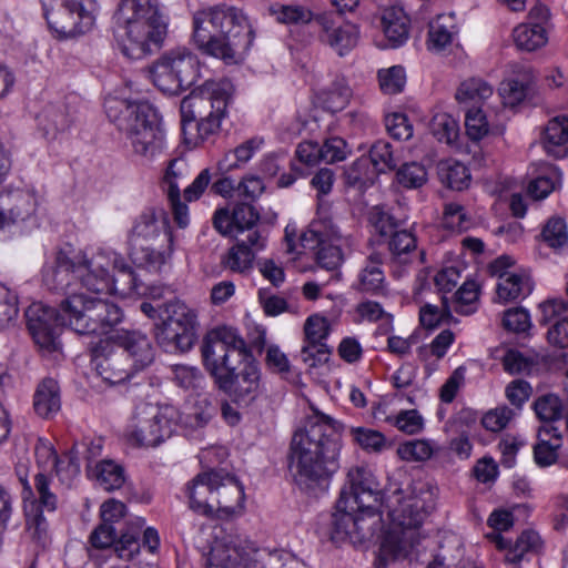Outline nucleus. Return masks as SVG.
<instances>
[{"label":"nucleus","mask_w":568,"mask_h":568,"mask_svg":"<svg viewBox=\"0 0 568 568\" xmlns=\"http://www.w3.org/2000/svg\"><path fill=\"white\" fill-rule=\"evenodd\" d=\"M201 354L216 387L235 403L250 404L261 387V373L237 331L220 326L204 337Z\"/></svg>","instance_id":"obj_1"},{"label":"nucleus","mask_w":568,"mask_h":568,"mask_svg":"<svg viewBox=\"0 0 568 568\" xmlns=\"http://www.w3.org/2000/svg\"><path fill=\"white\" fill-rule=\"evenodd\" d=\"M341 449L339 424L325 415L308 419L290 444L287 466L294 484L305 491L326 485L339 469Z\"/></svg>","instance_id":"obj_2"},{"label":"nucleus","mask_w":568,"mask_h":568,"mask_svg":"<svg viewBox=\"0 0 568 568\" xmlns=\"http://www.w3.org/2000/svg\"><path fill=\"white\" fill-rule=\"evenodd\" d=\"M403 493L397 488L387 497L392 524L382 537L376 568L410 558L420 541L418 528L434 509V493L427 484H415L406 489L405 496Z\"/></svg>","instance_id":"obj_3"},{"label":"nucleus","mask_w":568,"mask_h":568,"mask_svg":"<svg viewBox=\"0 0 568 568\" xmlns=\"http://www.w3.org/2000/svg\"><path fill=\"white\" fill-rule=\"evenodd\" d=\"M255 32L243 10L219 4L197 10L193 16V41L205 54L225 62L246 52Z\"/></svg>","instance_id":"obj_4"},{"label":"nucleus","mask_w":568,"mask_h":568,"mask_svg":"<svg viewBox=\"0 0 568 568\" xmlns=\"http://www.w3.org/2000/svg\"><path fill=\"white\" fill-rule=\"evenodd\" d=\"M113 23L120 51L133 60L152 54L166 34L158 0H120Z\"/></svg>","instance_id":"obj_5"},{"label":"nucleus","mask_w":568,"mask_h":568,"mask_svg":"<svg viewBox=\"0 0 568 568\" xmlns=\"http://www.w3.org/2000/svg\"><path fill=\"white\" fill-rule=\"evenodd\" d=\"M105 112L122 131L133 152L146 161H152L165 148V134L156 110L146 102H131L122 99H108Z\"/></svg>","instance_id":"obj_6"},{"label":"nucleus","mask_w":568,"mask_h":568,"mask_svg":"<svg viewBox=\"0 0 568 568\" xmlns=\"http://www.w3.org/2000/svg\"><path fill=\"white\" fill-rule=\"evenodd\" d=\"M130 255L141 266L160 268L173 254V234L162 209L146 207L135 219L130 233Z\"/></svg>","instance_id":"obj_7"},{"label":"nucleus","mask_w":568,"mask_h":568,"mask_svg":"<svg viewBox=\"0 0 568 568\" xmlns=\"http://www.w3.org/2000/svg\"><path fill=\"white\" fill-rule=\"evenodd\" d=\"M232 93V83L229 80H221L207 81L185 97L180 105L183 134H186V130L193 124L197 130L194 144H197V140L204 141L213 134L220 128Z\"/></svg>","instance_id":"obj_8"},{"label":"nucleus","mask_w":568,"mask_h":568,"mask_svg":"<svg viewBox=\"0 0 568 568\" xmlns=\"http://www.w3.org/2000/svg\"><path fill=\"white\" fill-rule=\"evenodd\" d=\"M61 317L82 335H106L122 322L123 312L113 301L72 293L61 301Z\"/></svg>","instance_id":"obj_9"},{"label":"nucleus","mask_w":568,"mask_h":568,"mask_svg":"<svg viewBox=\"0 0 568 568\" xmlns=\"http://www.w3.org/2000/svg\"><path fill=\"white\" fill-rule=\"evenodd\" d=\"M44 18L57 39H71L91 31L98 6L94 0H41Z\"/></svg>","instance_id":"obj_10"},{"label":"nucleus","mask_w":568,"mask_h":568,"mask_svg":"<svg viewBox=\"0 0 568 568\" xmlns=\"http://www.w3.org/2000/svg\"><path fill=\"white\" fill-rule=\"evenodd\" d=\"M178 412L173 406L143 403L136 406L128 439L138 447H156L170 438L176 425Z\"/></svg>","instance_id":"obj_11"},{"label":"nucleus","mask_w":568,"mask_h":568,"mask_svg":"<svg viewBox=\"0 0 568 568\" xmlns=\"http://www.w3.org/2000/svg\"><path fill=\"white\" fill-rule=\"evenodd\" d=\"M110 266L128 277L130 288L135 286L130 265L114 253L99 252L92 258L79 262L74 268L81 288L94 294L114 293L116 280L110 274Z\"/></svg>","instance_id":"obj_12"},{"label":"nucleus","mask_w":568,"mask_h":568,"mask_svg":"<svg viewBox=\"0 0 568 568\" xmlns=\"http://www.w3.org/2000/svg\"><path fill=\"white\" fill-rule=\"evenodd\" d=\"M162 323L156 326L155 337L160 345L187 352L195 341L196 314L181 301L159 306Z\"/></svg>","instance_id":"obj_13"},{"label":"nucleus","mask_w":568,"mask_h":568,"mask_svg":"<svg viewBox=\"0 0 568 568\" xmlns=\"http://www.w3.org/2000/svg\"><path fill=\"white\" fill-rule=\"evenodd\" d=\"M206 568H305V565L287 551L251 554L236 546H215L209 554Z\"/></svg>","instance_id":"obj_14"},{"label":"nucleus","mask_w":568,"mask_h":568,"mask_svg":"<svg viewBox=\"0 0 568 568\" xmlns=\"http://www.w3.org/2000/svg\"><path fill=\"white\" fill-rule=\"evenodd\" d=\"M26 318L28 329L40 349L48 353L60 349L61 327L67 326L61 317V304L57 311L40 302L33 303L27 308Z\"/></svg>","instance_id":"obj_15"},{"label":"nucleus","mask_w":568,"mask_h":568,"mask_svg":"<svg viewBox=\"0 0 568 568\" xmlns=\"http://www.w3.org/2000/svg\"><path fill=\"white\" fill-rule=\"evenodd\" d=\"M50 480L43 473L34 477V487L39 495L38 504L32 503L31 511L27 513V530L31 539L40 547L45 548L51 542L49 523L42 508L53 513L57 508V496L50 491Z\"/></svg>","instance_id":"obj_16"},{"label":"nucleus","mask_w":568,"mask_h":568,"mask_svg":"<svg viewBox=\"0 0 568 568\" xmlns=\"http://www.w3.org/2000/svg\"><path fill=\"white\" fill-rule=\"evenodd\" d=\"M315 24L318 27V39L331 47L338 55L344 57L358 42L359 31L353 23H337L333 12L317 13Z\"/></svg>","instance_id":"obj_17"},{"label":"nucleus","mask_w":568,"mask_h":568,"mask_svg":"<svg viewBox=\"0 0 568 568\" xmlns=\"http://www.w3.org/2000/svg\"><path fill=\"white\" fill-rule=\"evenodd\" d=\"M33 190L8 187L0 192V229L29 219L37 209Z\"/></svg>","instance_id":"obj_18"},{"label":"nucleus","mask_w":568,"mask_h":568,"mask_svg":"<svg viewBox=\"0 0 568 568\" xmlns=\"http://www.w3.org/2000/svg\"><path fill=\"white\" fill-rule=\"evenodd\" d=\"M134 374L150 367L155 361V348L150 338L139 331H122L113 337Z\"/></svg>","instance_id":"obj_19"},{"label":"nucleus","mask_w":568,"mask_h":568,"mask_svg":"<svg viewBox=\"0 0 568 568\" xmlns=\"http://www.w3.org/2000/svg\"><path fill=\"white\" fill-rule=\"evenodd\" d=\"M343 489L347 490V499L366 509L378 507L382 491L372 471L365 466H355L347 471V481Z\"/></svg>","instance_id":"obj_20"},{"label":"nucleus","mask_w":568,"mask_h":568,"mask_svg":"<svg viewBox=\"0 0 568 568\" xmlns=\"http://www.w3.org/2000/svg\"><path fill=\"white\" fill-rule=\"evenodd\" d=\"M92 365L97 374L111 385L120 384L135 374L125 361L120 349H109V344H102L92 351Z\"/></svg>","instance_id":"obj_21"},{"label":"nucleus","mask_w":568,"mask_h":568,"mask_svg":"<svg viewBox=\"0 0 568 568\" xmlns=\"http://www.w3.org/2000/svg\"><path fill=\"white\" fill-rule=\"evenodd\" d=\"M220 478V470L212 469L199 474L187 484L186 491L192 510L205 516L215 511L214 497Z\"/></svg>","instance_id":"obj_22"},{"label":"nucleus","mask_w":568,"mask_h":568,"mask_svg":"<svg viewBox=\"0 0 568 568\" xmlns=\"http://www.w3.org/2000/svg\"><path fill=\"white\" fill-rule=\"evenodd\" d=\"M383 254L373 252L366 256L359 268L352 288L358 293L371 295H384L386 293V277L382 268Z\"/></svg>","instance_id":"obj_23"},{"label":"nucleus","mask_w":568,"mask_h":568,"mask_svg":"<svg viewBox=\"0 0 568 568\" xmlns=\"http://www.w3.org/2000/svg\"><path fill=\"white\" fill-rule=\"evenodd\" d=\"M74 268H77L74 262L64 253H58L54 265L48 266L43 271L44 286L50 291L65 294V297L69 294L79 293L75 288H72V281L77 280Z\"/></svg>","instance_id":"obj_24"},{"label":"nucleus","mask_w":568,"mask_h":568,"mask_svg":"<svg viewBox=\"0 0 568 568\" xmlns=\"http://www.w3.org/2000/svg\"><path fill=\"white\" fill-rule=\"evenodd\" d=\"M220 477L214 497L215 510L225 516H231L237 508L242 507L244 490L233 475L221 469Z\"/></svg>","instance_id":"obj_25"},{"label":"nucleus","mask_w":568,"mask_h":568,"mask_svg":"<svg viewBox=\"0 0 568 568\" xmlns=\"http://www.w3.org/2000/svg\"><path fill=\"white\" fill-rule=\"evenodd\" d=\"M381 28L388 42V47L403 45L409 34V18L402 7L385 8L381 16Z\"/></svg>","instance_id":"obj_26"},{"label":"nucleus","mask_w":568,"mask_h":568,"mask_svg":"<svg viewBox=\"0 0 568 568\" xmlns=\"http://www.w3.org/2000/svg\"><path fill=\"white\" fill-rule=\"evenodd\" d=\"M494 541L499 549H506L505 559L508 562H519L526 554L538 552L542 546L540 536L534 530L523 531L515 544L497 534L494 536Z\"/></svg>","instance_id":"obj_27"},{"label":"nucleus","mask_w":568,"mask_h":568,"mask_svg":"<svg viewBox=\"0 0 568 568\" xmlns=\"http://www.w3.org/2000/svg\"><path fill=\"white\" fill-rule=\"evenodd\" d=\"M542 143L547 154L555 159L568 155V115H558L548 121Z\"/></svg>","instance_id":"obj_28"},{"label":"nucleus","mask_w":568,"mask_h":568,"mask_svg":"<svg viewBox=\"0 0 568 568\" xmlns=\"http://www.w3.org/2000/svg\"><path fill=\"white\" fill-rule=\"evenodd\" d=\"M347 499V490L342 489L339 498L336 503V511L333 514V530L332 539L336 541H343L348 539L352 542V528L355 523L356 511L361 509Z\"/></svg>","instance_id":"obj_29"},{"label":"nucleus","mask_w":568,"mask_h":568,"mask_svg":"<svg viewBox=\"0 0 568 568\" xmlns=\"http://www.w3.org/2000/svg\"><path fill=\"white\" fill-rule=\"evenodd\" d=\"M170 70L181 78L187 87H191L199 71L196 55L185 48H178L169 51L160 58Z\"/></svg>","instance_id":"obj_30"},{"label":"nucleus","mask_w":568,"mask_h":568,"mask_svg":"<svg viewBox=\"0 0 568 568\" xmlns=\"http://www.w3.org/2000/svg\"><path fill=\"white\" fill-rule=\"evenodd\" d=\"M561 447V434L552 425H544L538 430V442L534 446V457L537 465L547 467L558 457L557 450Z\"/></svg>","instance_id":"obj_31"},{"label":"nucleus","mask_w":568,"mask_h":568,"mask_svg":"<svg viewBox=\"0 0 568 568\" xmlns=\"http://www.w3.org/2000/svg\"><path fill=\"white\" fill-rule=\"evenodd\" d=\"M61 407L60 388L53 378H44L37 387L33 396V408L36 413L49 418L57 414Z\"/></svg>","instance_id":"obj_32"},{"label":"nucleus","mask_w":568,"mask_h":568,"mask_svg":"<svg viewBox=\"0 0 568 568\" xmlns=\"http://www.w3.org/2000/svg\"><path fill=\"white\" fill-rule=\"evenodd\" d=\"M532 291L530 277L526 274L504 273L499 275L497 296L503 302L524 298Z\"/></svg>","instance_id":"obj_33"},{"label":"nucleus","mask_w":568,"mask_h":568,"mask_svg":"<svg viewBox=\"0 0 568 568\" xmlns=\"http://www.w3.org/2000/svg\"><path fill=\"white\" fill-rule=\"evenodd\" d=\"M388 250L396 262H410L412 256L417 253V237L413 230L406 225L397 227L388 236Z\"/></svg>","instance_id":"obj_34"},{"label":"nucleus","mask_w":568,"mask_h":568,"mask_svg":"<svg viewBox=\"0 0 568 568\" xmlns=\"http://www.w3.org/2000/svg\"><path fill=\"white\" fill-rule=\"evenodd\" d=\"M494 93L493 87L486 81L477 78H471L464 81L456 91V100L468 108H481L486 100Z\"/></svg>","instance_id":"obj_35"},{"label":"nucleus","mask_w":568,"mask_h":568,"mask_svg":"<svg viewBox=\"0 0 568 568\" xmlns=\"http://www.w3.org/2000/svg\"><path fill=\"white\" fill-rule=\"evenodd\" d=\"M534 79L529 72L501 83L500 97L506 105L516 106L532 93Z\"/></svg>","instance_id":"obj_36"},{"label":"nucleus","mask_w":568,"mask_h":568,"mask_svg":"<svg viewBox=\"0 0 568 568\" xmlns=\"http://www.w3.org/2000/svg\"><path fill=\"white\" fill-rule=\"evenodd\" d=\"M341 237L339 227L331 219H325L314 221L310 229L301 235V242L303 247L314 250L310 242L334 244L333 241Z\"/></svg>","instance_id":"obj_37"},{"label":"nucleus","mask_w":568,"mask_h":568,"mask_svg":"<svg viewBox=\"0 0 568 568\" xmlns=\"http://www.w3.org/2000/svg\"><path fill=\"white\" fill-rule=\"evenodd\" d=\"M513 38L520 50L535 51L544 47L547 41V31L540 23H521L513 31Z\"/></svg>","instance_id":"obj_38"},{"label":"nucleus","mask_w":568,"mask_h":568,"mask_svg":"<svg viewBox=\"0 0 568 568\" xmlns=\"http://www.w3.org/2000/svg\"><path fill=\"white\" fill-rule=\"evenodd\" d=\"M438 176L443 184L457 191L467 187L470 181V173L467 166L453 159L438 163Z\"/></svg>","instance_id":"obj_39"},{"label":"nucleus","mask_w":568,"mask_h":568,"mask_svg":"<svg viewBox=\"0 0 568 568\" xmlns=\"http://www.w3.org/2000/svg\"><path fill=\"white\" fill-rule=\"evenodd\" d=\"M377 508H361L356 511L355 523L352 528V544H363L371 539L381 524V515Z\"/></svg>","instance_id":"obj_40"},{"label":"nucleus","mask_w":568,"mask_h":568,"mask_svg":"<svg viewBox=\"0 0 568 568\" xmlns=\"http://www.w3.org/2000/svg\"><path fill=\"white\" fill-rule=\"evenodd\" d=\"M540 236L558 254L568 252V229L562 217L552 216L544 225Z\"/></svg>","instance_id":"obj_41"},{"label":"nucleus","mask_w":568,"mask_h":568,"mask_svg":"<svg viewBox=\"0 0 568 568\" xmlns=\"http://www.w3.org/2000/svg\"><path fill=\"white\" fill-rule=\"evenodd\" d=\"M263 138L254 136L224 154L217 163L220 171L229 172L251 160L253 154L263 145Z\"/></svg>","instance_id":"obj_42"},{"label":"nucleus","mask_w":568,"mask_h":568,"mask_svg":"<svg viewBox=\"0 0 568 568\" xmlns=\"http://www.w3.org/2000/svg\"><path fill=\"white\" fill-rule=\"evenodd\" d=\"M377 178L376 170L369 165V160L362 156L354 161L344 171L345 184L349 187L364 191L373 185Z\"/></svg>","instance_id":"obj_43"},{"label":"nucleus","mask_w":568,"mask_h":568,"mask_svg":"<svg viewBox=\"0 0 568 568\" xmlns=\"http://www.w3.org/2000/svg\"><path fill=\"white\" fill-rule=\"evenodd\" d=\"M94 476L98 485L106 491L120 489L125 483L124 468L111 459H103L95 465Z\"/></svg>","instance_id":"obj_44"},{"label":"nucleus","mask_w":568,"mask_h":568,"mask_svg":"<svg viewBox=\"0 0 568 568\" xmlns=\"http://www.w3.org/2000/svg\"><path fill=\"white\" fill-rule=\"evenodd\" d=\"M150 73L154 85L166 94L176 95L189 88L161 59L154 63Z\"/></svg>","instance_id":"obj_45"},{"label":"nucleus","mask_w":568,"mask_h":568,"mask_svg":"<svg viewBox=\"0 0 568 568\" xmlns=\"http://www.w3.org/2000/svg\"><path fill=\"white\" fill-rule=\"evenodd\" d=\"M271 13L283 24H308L315 22L316 17L312 10L300 4H275L271 7Z\"/></svg>","instance_id":"obj_46"},{"label":"nucleus","mask_w":568,"mask_h":568,"mask_svg":"<svg viewBox=\"0 0 568 568\" xmlns=\"http://www.w3.org/2000/svg\"><path fill=\"white\" fill-rule=\"evenodd\" d=\"M314 248H317L316 252V261L317 264L327 271L333 272L331 278L339 280L341 274L337 272L338 267L343 262V253L338 245L336 244H325V243H312L310 242Z\"/></svg>","instance_id":"obj_47"},{"label":"nucleus","mask_w":568,"mask_h":568,"mask_svg":"<svg viewBox=\"0 0 568 568\" xmlns=\"http://www.w3.org/2000/svg\"><path fill=\"white\" fill-rule=\"evenodd\" d=\"M368 222L381 236H389L397 227L406 225L405 220L396 219L384 206H373L368 212Z\"/></svg>","instance_id":"obj_48"},{"label":"nucleus","mask_w":568,"mask_h":568,"mask_svg":"<svg viewBox=\"0 0 568 568\" xmlns=\"http://www.w3.org/2000/svg\"><path fill=\"white\" fill-rule=\"evenodd\" d=\"M430 131L437 141L452 145L459 135L458 122L447 113H437L430 121Z\"/></svg>","instance_id":"obj_49"},{"label":"nucleus","mask_w":568,"mask_h":568,"mask_svg":"<svg viewBox=\"0 0 568 568\" xmlns=\"http://www.w3.org/2000/svg\"><path fill=\"white\" fill-rule=\"evenodd\" d=\"M367 159L369 160L372 169L376 170L377 175L394 170L397 164L390 143L382 140L372 145Z\"/></svg>","instance_id":"obj_50"},{"label":"nucleus","mask_w":568,"mask_h":568,"mask_svg":"<svg viewBox=\"0 0 568 568\" xmlns=\"http://www.w3.org/2000/svg\"><path fill=\"white\" fill-rule=\"evenodd\" d=\"M534 410L537 417L546 423L558 420L562 416L564 405L559 396L545 394L534 402Z\"/></svg>","instance_id":"obj_51"},{"label":"nucleus","mask_w":568,"mask_h":568,"mask_svg":"<svg viewBox=\"0 0 568 568\" xmlns=\"http://www.w3.org/2000/svg\"><path fill=\"white\" fill-rule=\"evenodd\" d=\"M434 452L433 443L426 439L409 440L397 448V455L406 462H425L433 456Z\"/></svg>","instance_id":"obj_52"},{"label":"nucleus","mask_w":568,"mask_h":568,"mask_svg":"<svg viewBox=\"0 0 568 568\" xmlns=\"http://www.w3.org/2000/svg\"><path fill=\"white\" fill-rule=\"evenodd\" d=\"M255 256L256 255L253 253V251L244 248L235 243L232 247H230L226 255L222 260V263L232 272L245 273L253 267Z\"/></svg>","instance_id":"obj_53"},{"label":"nucleus","mask_w":568,"mask_h":568,"mask_svg":"<svg viewBox=\"0 0 568 568\" xmlns=\"http://www.w3.org/2000/svg\"><path fill=\"white\" fill-rule=\"evenodd\" d=\"M377 77L379 88L385 94H397L404 90L406 73L402 65L381 69Z\"/></svg>","instance_id":"obj_54"},{"label":"nucleus","mask_w":568,"mask_h":568,"mask_svg":"<svg viewBox=\"0 0 568 568\" xmlns=\"http://www.w3.org/2000/svg\"><path fill=\"white\" fill-rule=\"evenodd\" d=\"M444 17H437L429 23L427 48L432 51H442L453 41L452 27L444 22Z\"/></svg>","instance_id":"obj_55"},{"label":"nucleus","mask_w":568,"mask_h":568,"mask_svg":"<svg viewBox=\"0 0 568 568\" xmlns=\"http://www.w3.org/2000/svg\"><path fill=\"white\" fill-rule=\"evenodd\" d=\"M397 182L406 189H418L427 182L425 166L417 162L403 164L396 172Z\"/></svg>","instance_id":"obj_56"},{"label":"nucleus","mask_w":568,"mask_h":568,"mask_svg":"<svg viewBox=\"0 0 568 568\" xmlns=\"http://www.w3.org/2000/svg\"><path fill=\"white\" fill-rule=\"evenodd\" d=\"M465 126L468 136L474 141L481 140L490 131L486 114L481 108H468L465 110Z\"/></svg>","instance_id":"obj_57"},{"label":"nucleus","mask_w":568,"mask_h":568,"mask_svg":"<svg viewBox=\"0 0 568 568\" xmlns=\"http://www.w3.org/2000/svg\"><path fill=\"white\" fill-rule=\"evenodd\" d=\"M235 243L240 246L253 251L256 255L258 252L265 248L267 243V233L257 227V224L242 229L234 233Z\"/></svg>","instance_id":"obj_58"},{"label":"nucleus","mask_w":568,"mask_h":568,"mask_svg":"<svg viewBox=\"0 0 568 568\" xmlns=\"http://www.w3.org/2000/svg\"><path fill=\"white\" fill-rule=\"evenodd\" d=\"M352 91L344 80L335 81L325 92V109L335 113L343 110L349 102Z\"/></svg>","instance_id":"obj_59"},{"label":"nucleus","mask_w":568,"mask_h":568,"mask_svg":"<svg viewBox=\"0 0 568 568\" xmlns=\"http://www.w3.org/2000/svg\"><path fill=\"white\" fill-rule=\"evenodd\" d=\"M478 300V285L475 281H466L455 293V312L464 315L475 312Z\"/></svg>","instance_id":"obj_60"},{"label":"nucleus","mask_w":568,"mask_h":568,"mask_svg":"<svg viewBox=\"0 0 568 568\" xmlns=\"http://www.w3.org/2000/svg\"><path fill=\"white\" fill-rule=\"evenodd\" d=\"M172 379L184 389L197 388L203 381V374L195 366L176 364L171 366Z\"/></svg>","instance_id":"obj_61"},{"label":"nucleus","mask_w":568,"mask_h":568,"mask_svg":"<svg viewBox=\"0 0 568 568\" xmlns=\"http://www.w3.org/2000/svg\"><path fill=\"white\" fill-rule=\"evenodd\" d=\"M19 314L18 297L0 283V327L8 326Z\"/></svg>","instance_id":"obj_62"},{"label":"nucleus","mask_w":568,"mask_h":568,"mask_svg":"<svg viewBox=\"0 0 568 568\" xmlns=\"http://www.w3.org/2000/svg\"><path fill=\"white\" fill-rule=\"evenodd\" d=\"M349 152L346 141L339 136L328 138L321 145V159L327 163L343 161Z\"/></svg>","instance_id":"obj_63"},{"label":"nucleus","mask_w":568,"mask_h":568,"mask_svg":"<svg viewBox=\"0 0 568 568\" xmlns=\"http://www.w3.org/2000/svg\"><path fill=\"white\" fill-rule=\"evenodd\" d=\"M444 224L448 229L464 231L470 226V219L463 205L447 203L444 210Z\"/></svg>","instance_id":"obj_64"}]
</instances>
